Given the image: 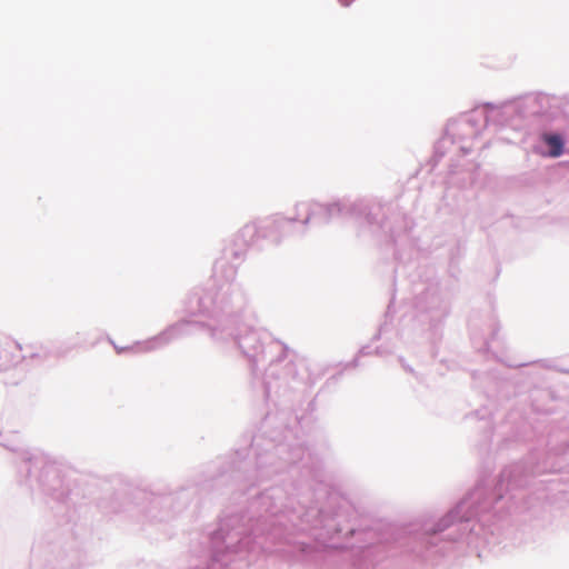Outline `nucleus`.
<instances>
[{
	"mask_svg": "<svg viewBox=\"0 0 569 569\" xmlns=\"http://www.w3.org/2000/svg\"><path fill=\"white\" fill-rule=\"evenodd\" d=\"M546 142L550 147V156L559 157L562 153L563 142L559 136H548Z\"/></svg>",
	"mask_w": 569,
	"mask_h": 569,
	"instance_id": "obj_1",
	"label": "nucleus"
}]
</instances>
